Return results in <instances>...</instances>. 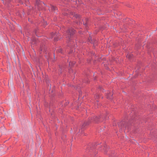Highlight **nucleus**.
Instances as JSON below:
<instances>
[{"instance_id": "nucleus-1", "label": "nucleus", "mask_w": 157, "mask_h": 157, "mask_svg": "<svg viewBox=\"0 0 157 157\" xmlns=\"http://www.w3.org/2000/svg\"><path fill=\"white\" fill-rule=\"evenodd\" d=\"M75 33V31L73 29L71 28L68 29L67 32V35L66 36V37L70 39L72 35Z\"/></svg>"}, {"instance_id": "nucleus-2", "label": "nucleus", "mask_w": 157, "mask_h": 157, "mask_svg": "<svg viewBox=\"0 0 157 157\" xmlns=\"http://www.w3.org/2000/svg\"><path fill=\"white\" fill-rule=\"evenodd\" d=\"M59 36V34H58L52 33L51 34V38L54 37V40L55 41H57L59 39H57V37H58Z\"/></svg>"}, {"instance_id": "nucleus-3", "label": "nucleus", "mask_w": 157, "mask_h": 157, "mask_svg": "<svg viewBox=\"0 0 157 157\" xmlns=\"http://www.w3.org/2000/svg\"><path fill=\"white\" fill-rule=\"evenodd\" d=\"M98 121H99V119L96 116H94L91 118V122L94 121L95 122H97Z\"/></svg>"}, {"instance_id": "nucleus-4", "label": "nucleus", "mask_w": 157, "mask_h": 157, "mask_svg": "<svg viewBox=\"0 0 157 157\" xmlns=\"http://www.w3.org/2000/svg\"><path fill=\"white\" fill-rule=\"evenodd\" d=\"M74 131L75 132L76 134H77L78 132L82 133V129H81V130H80V129L76 128L74 129Z\"/></svg>"}, {"instance_id": "nucleus-5", "label": "nucleus", "mask_w": 157, "mask_h": 157, "mask_svg": "<svg viewBox=\"0 0 157 157\" xmlns=\"http://www.w3.org/2000/svg\"><path fill=\"white\" fill-rule=\"evenodd\" d=\"M113 95V94L112 93H109L107 92V98H109V99H111L112 98V96Z\"/></svg>"}, {"instance_id": "nucleus-6", "label": "nucleus", "mask_w": 157, "mask_h": 157, "mask_svg": "<svg viewBox=\"0 0 157 157\" xmlns=\"http://www.w3.org/2000/svg\"><path fill=\"white\" fill-rule=\"evenodd\" d=\"M57 51H58L59 52L62 53V49L61 48H59L58 49Z\"/></svg>"}, {"instance_id": "nucleus-7", "label": "nucleus", "mask_w": 157, "mask_h": 157, "mask_svg": "<svg viewBox=\"0 0 157 157\" xmlns=\"http://www.w3.org/2000/svg\"><path fill=\"white\" fill-rule=\"evenodd\" d=\"M54 10H56V8H55V7L54 8Z\"/></svg>"}]
</instances>
